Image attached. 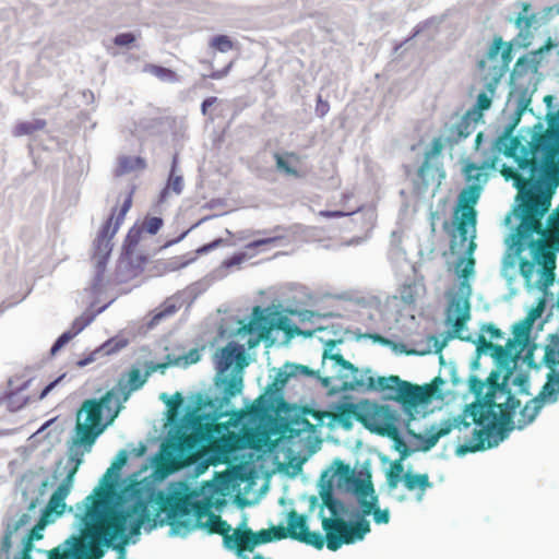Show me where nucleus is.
<instances>
[{
	"instance_id": "39",
	"label": "nucleus",
	"mask_w": 559,
	"mask_h": 559,
	"mask_svg": "<svg viewBox=\"0 0 559 559\" xmlns=\"http://www.w3.org/2000/svg\"><path fill=\"white\" fill-rule=\"evenodd\" d=\"M403 461L402 460H396L394 461L392 464H391V467L388 472V475H386V481H388V486L391 488V489H394L397 487L401 478H402V474H403V471H404V466H403Z\"/></svg>"
},
{
	"instance_id": "46",
	"label": "nucleus",
	"mask_w": 559,
	"mask_h": 559,
	"mask_svg": "<svg viewBox=\"0 0 559 559\" xmlns=\"http://www.w3.org/2000/svg\"><path fill=\"white\" fill-rule=\"evenodd\" d=\"M481 331L486 332L490 338H493V340L504 338V333L492 323H487V324L483 325Z\"/></svg>"
},
{
	"instance_id": "2",
	"label": "nucleus",
	"mask_w": 559,
	"mask_h": 559,
	"mask_svg": "<svg viewBox=\"0 0 559 559\" xmlns=\"http://www.w3.org/2000/svg\"><path fill=\"white\" fill-rule=\"evenodd\" d=\"M520 146L519 138L508 139L503 154L514 158L527 176L507 165L500 173L518 189L515 214L522 231L527 233L539 227L538 218L549 211L552 192L559 185V111L549 117L548 129L534 138L530 151L522 148L523 156H518Z\"/></svg>"
},
{
	"instance_id": "30",
	"label": "nucleus",
	"mask_w": 559,
	"mask_h": 559,
	"mask_svg": "<svg viewBox=\"0 0 559 559\" xmlns=\"http://www.w3.org/2000/svg\"><path fill=\"white\" fill-rule=\"evenodd\" d=\"M272 323V330H278L284 332L288 337L299 336V335H306L310 336L311 333H305L302 330H300L296 324L292 322V320L284 314L275 313L274 317L271 319Z\"/></svg>"
},
{
	"instance_id": "28",
	"label": "nucleus",
	"mask_w": 559,
	"mask_h": 559,
	"mask_svg": "<svg viewBox=\"0 0 559 559\" xmlns=\"http://www.w3.org/2000/svg\"><path fill=\"white\" fill-rule=\"evenodd\" d=\"M335 469H334V476L338 479L340 483L350 485L353 487V490L355 495L357 496V487L359 481H371L368 479H361L355 476L354 469L348 465L345 464L341 460H336L334 462Z\"/></svg>"
},
{
	"instance_id": "48",
	"label": "nucleus",
	"mask_w": 559,
	"mask_h": 559,
	"mask_svg": "<svg viewBox=\"0 0 559 559\" xmlns=\"http://www.w3.org/2000/svg\"><path fill=\"white\" fill-rule=\"evenodd\" d=\"M534 19H535L534 15L520 14L515 19V25H516V27H519L521 29L528 31L532 27Z\"/></svg>"
},
{
	"instance_id": "20",
	"label": "nucleus",
	"mask_w": 559,
	"mask_h": 559,
	"mask_svg": "<svg viewBox=\"0 0 559 559\" xmlns=\"http://www.w3.org/2000/svg\"><path fill=\"white\" fill-rule=\"evenodd\" d=\"M234 364V370H242L248 365V360L243 346L229 342L216 354V367L219 373H225Z\"/></svg>"
},
{
	"instance_id": "13",
	"label": "nucleus",
	"mask_w": 559,
	"mask_h": 559,
	"mask_svg": "<svg viewBox=\"0 0 559 559\" xmlns=\"http://www.w3.org/2000/svg\"><path fill=\"white\" fill-rule=\"evenodd\" d=\"M132 191L129 192L120 209H112L110 216L102 226L94 242V254L99 258V263H104L111 252V239L123 223L126 214L132 206Z\"/></svg>"
},
{
	"instance_id": "15",
	"label": "nucleus",
	"mask_w": 559,
	"mask_h": 559,
	"mask_svg": "<svg viewBox=\"0 0 559 559\" xmlns=\"http://www.w3.org/2000/svg\"><path fill=\"white\" fill-rule=\"evenodd\" d=\"M286 522V527L278 525L281 531L280 536H282L283 539L292 538L317 549L323 548L325 542L324 537L319 532L309 531L307 516L305 514H300L293 509L287 512Z\"/></svg>"
},
{
	"instance_id": "54",
	"label": "nucleus",
	"mask_w": 559,
	"mask_h": 559,
	"mask_svg": "<svg viewBox=\"0 0 559 559\" xmlns=\"http://www.w3.org/2000/svg\"><path fill=\"white\" fill-rule=\"evenodd\" d=\"M355 211H320L319 215L325 218H336L353 214Z\"/></svg>"
},
{
	"instance_id": "45",
	"label": "nucleus",
	"mask_w": 559,
	"mask_h": 559,
	"mask_svg": "<svg viewBox=\"0 0 559 559\" xmlns=\"http://www.w3.org/2000/svg\"><path fill=\"white\" fill-rule=\"evenodd\" d=\"M485 386V383L478 378L474 376L469 378V389L477 396V401L481 400L480 396L483 395Z\"/></svg>"
},
{
	"instance_id": "22",
	"label": "nucleus",
	"mask_w": 559,
	"mask_h": 559,
	"mask_svg": "<svg viewBox=\"0 0 559 559\" xmlns=\"http://www.w3.org/2000/svg\"><path fill=\"white\" fill-rule=\"evenodd\" d=\"M254 317L249 323L245 324L240 331L249 334H257L258 341L267 338L272 330L271 320L262 314L259 307L254 308Z\"/></svg>"
},
{
	"instance_id": "57",
	"label": "nucleus",
	"mask_w": 559,
	"mask_h": 559,
	"mask_svg": "<svg viewBox=\"0 0 559 559\" xmlns=\"http://www.w3.org/2000/svg\"><path fill=\"white\" fill-rule=\"evenodd\" d=\"M182 401V395L179 392H177L167 401V405L171 412H176L178 407L181 405Z\"/></svg>"
},
{
	"instance_id": "32",
	"label": "nucleus",
	"mask_w": 559,
	"mask_h": 559,
	"mask_svg": "<svg viewBox=\"0 0 559 559\" xmlns=\"http://www.w3.org/2000/svg\"><path fill=\"white\" fill-rule=\"evenodd\" d=\"M47 122L44 119H34L32 121H20L17 122L12 133L14 136H23V135H33L38 131H41L46 128Z\"/></svg>"
},
{
	"instance_id": "3",
	"label": "nucleus",
	"mask_w": 559,
	"mask_h": 559,
	"mask_svg": "<svg viewBox=\"0 0 559 559\" xmlns=\"http://www.w3.org/2000/svg\"><path fill=\"white\" fill-rule=\"evenodd\" d=\"M520 406L511 391L504 384L491 383L483 400L468 405L465 411L453 417L431 425L425 433L408 430L418 442L421 451L431 450L438 441L456 430L460 456L498 445L512 429V412Z\"/></svg>"
},
{
	"instance_id": "5",
	"label": "nucleus",
	"mask_w": 559,
	"mask_h": 559,
	"mask_svg": "<svg viewBox=\"0 0 559 559\" xmlns=\"http://www.w3.org/2000/svg\"><path fill=\"white\" fill-rule=\"evenodd\" d=\"M147 374L139 368H132L128 372L126 385L119 383V388L107 391L100 399L85 400L75 415L73 444L84 445V451L90 452L97 438L111 424L122 408L131 392L141 389L147 381Z\"/></svg>"
},
{
	"instance_id": "59",
	"label": "nucleus",
	"mask_w": 559,
	"mask_h": 559,
	"mask_svg": "<svg viewBox=\"0 0 559 559\" xmlns=\"http://www.w3.org/2000/svg\"><path fill=\"white\" fill-rule=\"evenodd\" d=\"M544 347L552 349V352H559V333L549 335Z\"/></svg>"
},
{
	"instance_id": "11",
	"label": "nucleus",
	"mask_w": 559,
	"mask_h": 559,
	"mask_svg": "<svg viewBox=\"0 0 559 559\" xmlns=\"http://www.w3.org/2000/svg\"><path fill=\"white\" fill-rule=\"evenodd\" d=\"M322 527L325 531L326 547L336 551L343 544L349 545L370 532V523L366 519L348 523L342 518H323Z\"/></svg>"
},
{
	"instance_id": "29",
	"label": "nucleus",
	"mask_w": 559,
	"mask_h": 559,
	"mask_svg": "<svg viewBox=\"0 0 559 559\" xmlns=\"http://www.w3.org/2000/svg\"><path fill=\"white\" fill-rule=\"evenodd\" d=\"M223 401L229 402L230 399L240 394L243 388L242 370H233L229 378L223 381Z\"/></svg>"
},
{
	"instance_id": "4",
	"label": "nucleus",
	"mask_w": 559,
	"mask_h": 559,
	"mask_svg": "<svg viewBox=\"0 0 559 559\" xmlns=\"http://www.w3.org/2000/svg\"><path fill=\"white\" fill-rule=\"evenodd\" d=\"M200 498V491L191 488L186 481L171 486L162 500L160 509L167 513L168 523L176 533H189L195 528H206L210 534L223 537L224 547L234 550L236 544L235 530L219 515L211 512L210 498Z\"/></svg>"
},
{
	"instance_id": "16",
	"label": "nucleus",
	"mask_w": 559,
	"mask_h": 559,
	"mask_svg": "<svg viewBox=\"0 0 559 559\" xmlns=\"http://www.w3.org/2000/svg\"><path fill=\"white\" fill-rule=\"evenodd\" d=\"M278 526H272L267 530L253 532L251 528H235L236 544L234 551L238 557H242L245 551H252L257 546L267 544L273 540H282Z\"/></svg>"
},
{
	"instance_id": "44",
	"label": "nucleus",
	"mask_w": 559,
	"mask_h": 559,
	"mask_svg": "<svg viewBox=\"0 0 559 559\" xmlns=\"http://www.w3.org/2000/svg\"><path fill=\"white\" fill-rule=\"evenodd\" d=\"M81 329L74 333L66 332L58 337L51 347V354L55 355L61 347H63Z\"/></svg>"
},
{
	"instance_id": "49",
	"label": "nucleus",
	"mask_w": 559,
	"mask_h": 559,
	"mask_svg": "<svg viewBox=\"0 0 559 559\" xmlns=\"http://www.w3.org/2000/svg\"><path fill=\"white\" fill-rule=\"evenodd\" d=\"M134 41H135V36L132 33L118 34L114 39V43L117 46H128L130 44H133Z\"/></svg>"
},
{
	"instance_id": "9",
	"label": "nucleus",
	"mask_w": 559,
	"mask_h": 559,
	"mask_svg": "<svg viewBox=\"0 0 559 559\" xmlns=\"http://www.w3.org/2000/svg\"><path fill=\"white\" fill-rule=\"evenodd\" d=\"M542 364L549 369L547 381L538 395L528 401L520 411L519 427L531 424L546 402H556L559 394V352L544 347Z\"/></svg>"
},
{
	"instance_id": "23",
	"label": "nucleus",
	"mask_w": 559,
	"mask_h": 559,
	"mask_svg": "<svg viewBox=\"0 0 559 559\" xmlns=\"http://www.w3.org/2000/svg\"><path fill=\"white\" fill-rule=\"evenodd\" d=\"M274 159L276 163V168L284 173L287 176H292L294 178H300L304 176V173L298 169V165L300 164V156L294 152H287L284 155L276 153L274 155Z\"/></svg>"
},
{
	"instance_id": "61",
	"label": "nucleus",
	"mask_w": 559,
	"mask_h": 559,
	"mask_svg": "<svg viewBox=\"0 0 559 559\" xmlns=\"http://www.w3.org/2000/svg\"><path fill=\"white\" fill-rule=\"evenodd\" d=\"M140 236H141V229L132 227L127 235V241L130 245H135L139 241Z\"/></svg>"
},
{
	"instance_id": "18",
	"label": "nucleus",
	"mask_w": 559,
	"mask_h": 559,
	"mask_svg": "<svg viewBox=\"0 0 559 559\" xmlns=\"http://www.w3.org/2000/svg\"><path fill=\"white\" fill-rule=\"evenodd\" d=\"M530 248L535 261L542 266L540 284L548 287L555 281L556 254L545 239L532 240Z\"/></svg>"
},
{
	"instance_id": "36",
	"label": "nucleus",
	"mask_w": 559,
	"mask_h": 559,
	"mask_svg": "<svg viewBox=\"0 0 559 559\" xmlns=\"http://www.w3.org/2000/svg\"><path fill=\"white\" fill-rule=\"evenodd\" d=\"M491 106V96L486 93H480L477 96L476 105L473 109H469L465 115H469L474 122H478L483 118V111L489 109Z\"/></svg>"
},
{
	"instance_id": "63",
	"label": "nucleus",
	"mask_w": 559,
	"mask_h": 559,
	"mask_svg": "<svg viewBox=\"0 0 559 559\" xmlns=\"http://www.w3.org/2000/svg\"><path fill=\"white\" fill-rule=\"evenodd\" d=\"M513 383L518 384L520 386L521 391H525V390H527V386H528V379H527V377H525L523 374H519L513 379Z\"/></svg>"
},
{
	"instance_id": "37",
	"label": "nucleus",
	"mask_w": 559,
	"mask_h": 559,
	"mask_svg": "<svg viewBox=\"0 0 559 559\" xmlns=\"http://www.w3.org/2000/svg\"><path fill=\"white\" fill-rule=\"evenodd\" d=\"M177 311L178 307L174 302L169 300L165 301L163 305L159 306V308H157L154 311L152 319L150 321V325L159 324L163 320L174 316Z\"/></svg>"
},
{
	"instance_id": "21",
	"label": "nucleus",
	"mask_w": 559,
	"mask_h": 559,
	"mask_svg": "<svg viewBox=\"0 0 559 559\" xmlns=\"http://www.w3.org/2000/svg\"><path fill=\"white\" fill-rule=\"evenodd\" d=\"M473 122L469 115H463L456 123L445 124V143L452 147L469 136L474 129Z\"/></svg>"
},
{
	"instance_id": "42",
	"label": "nucleus",
	"mask_w": 559,
	"mask_h": 559,
	"mask_svg": "<svg viewBox=\"0 0 559 559\" xmlns=\"http://www.w3.org/2000/svg\"><path fill=\"white\" fill-rule=\"evenodd\" d=\"M163 226V219L160 217L152 216L146 217L143 222L142 228L151 234L155 235Z\"/></svg>"
},
{
	"instance_id": "1",
	"label": "nucleus",
	"mask_w": 559,
	"mask_h": 559,
	"mask_svg": "<svg viewBox=\"0 0 559 559\" xmlns=\"http://www.w3.org/2000/svg\"><path fill=\"white\" fill-rule=\"evenodd\" d=\"M79 514L80 536H71L62 545L48 551V559H100L103 547L115 549L124 559L126 547L141 533L143 525L152 523L148 503L139 498L128 509L111 501V486L96 487L84 498Z\"/></svg>"
},
{
	"instance_id": "55",
	"label": "nucleus",
	"mask_w": 559,
	"mask_h": 559,
	"mask_svg": "<svg viewBox=\"0 0 559 559\" xmlns=\"http://www.w3.org/2000/svg\"><path fill=\"white\" fill-rule=\"evenodd\" d=\"M247 259V254L243 253V252H239V253H236L234 254L233 257H230L229 259H227L225 262H224V265L230 267V266H234V265H239L241 264L245 260Z\"/></svg>"
},
{
	"instance_id": "33",
	"label": "nucleus",
	"mask_w": 559,
	"mask_h": 559,
	"mask_svg": "<svg viewBox=\"0 0 559 559\" xmlns=\"http://www.w3.org/2000/svg\"><path fill=\"white\" fill-rule=\"evenodd\" d=\"M143 72L150 73L163 82H168V83L179 82V75L174 70L164 68L162 66L146 63L143 67Z\"/></svg>"
},
{
	"instance_id": "6",
	"label": "nucleus",
	"mask_w": 559,
	"mask_h": 559,
	"mask_svg": "<svg viewBox=\"0 0 559 559\" xmlns=\"http://www.w3.org/2000/svg\"><path fill=\"white\" fill-rule=\"evenodd\" d=\"M443 384L444 380L441 377H436L424 385L402 380L399 376L378 378V389L386 392L388 400L401 405L409 421L416 419L420 406L428 405L432 399L441 395L440 390Z\"/></svg>"
},
{
	"instance_id": "14",
	"label": "nucleus",
	"mask_w": 559,
	"mask_h": 559,
	"mask_svg": "<svg viewBox=\"0 0 559 559\" xmlns=\"http://www.w3.org/2000/svg\"><path fill=\"white\" fill-rule=\"evenodd\" d=\"M370 420L371 423L367 424V428L371 432L390 438L394 442V449L400 452L401 457L399 460L403 461L411 454L395 424L396 416L389 406L374 407Z\"/></svg>"
},
{
	"instance_id": "40",
	"label": "nucleus",
	"mask_w": 559,
	"mask_h": 559,
	"mask_svg": "<svg viewBox=\"0 0 559 559\" xmlns=\"http://www.w3.org/2000/svg\"><path fill=\"white\" fill-rule=\"evenodd\" d=\"M234 46V41L226 35L214 36L210 41V47L219 52H227L231 50Z\"/></svg>"
},
{
	"instance_id": "19",
	"label": "nucleus",
	"mask_w": 559,
	"mask_h": 559,
	"mask_svg": "<svg viewBox=\"0 0 559 559\" xmlns=\"http://www.w3.org/2000/svg\"><path fill=\"white\" fill-rule=\"evenodd\" d=\"M471 319V306L466 298H454L450 301L447 321L452 325V336L462 341H469V336H464L463 331L466 322Z\"/></svg>"
},
{
	"instance_id": "62",
	"label": "nucleus",
	"mask_w": 559,
	"mask_h": 559,
	"mask_svg": "<svg viewBox=\"0 0 559 559\" xmlns=\"http://www.w3.org/2000/svg\"><path fill=\"white\" fill-rule=\"evenodd\" d=\"M231 66H233V63L230 62V63H229V64H227L224 69L212 72V73L209 75V78L214 79V80L223 79L224 76H226V75L228 74V72H229V71H230V69H231Z\"/></svg>"
},
{
	"instance_id": "17",
	"label": "nucleus",
	"mask_w": 559,
	"mask_h": 559,
	"mask_svg": "<svg viewBox=\"0 0 559 559\" xmlns=\"http://www.w3.org/2000/svg\"><path fill=\"white\" fill-rule=\"evenodd\" d=\"M357 501L364 516L372 515L377 524H388L390 521L389 509L378 507L379 498L371 481H359L357 487Z\"/></svg>"
},
{
	"instance_id": "7",
	"label": "nucleus",
	"mask_w": 559,
	"mask_h": 559,
	"mask_svg": "<svg viewBox=\"0 0 559 559\" xmlns=\"http://www.w3.org/2000/svg\"><path fill=\"white\" fill-rule=\"evenodd\" d=\"M219 428L216 423H194L190 433H182L176 441L163 447L158 469L169 474L193 463L200 444L210 441L214 433L219 432Z\"/></svg>"
},
{
	"instance_id": "38",
	"label": "nucleus",
	"mask_w": 559,
	"mask_h": 559,
	"mask_svg": "<svg viewBox=\"0 0 559 559\" xmlns=\"http://www.w3.org/2000/svg\"><path fill=\"white\" fill-rule=\"evenodd\" d=\"M323 506L329 509L332 518H341V514L345 512V507L342 501L334 498L331 491H324L321 495Z\"/></svg>"
},
{
	"instance_id": "26",
	"label": "nucleus",
	"mask_w": 559,
	"mask_h": 559,
	"mask_svg": "<svg viewBox=\"0 0 559 559\" xmlns=\"http://www.w3.org/2000/svg\"><path fill=\"white\" fill-rule=\"evenodd\" d=\"M371 415L372 413L366 417L362 416L355 403H342L337 406L335 418L346 427L350 426L353 418L364 423L367 427V424L371 423Z\"/></svg>"
},
{
	"instance_id": "31",
	"label": "nucleus",
	"mask_w": 559,
	"mask_h": 559,
	"mask_svg": "<svg viewBox=\"0 0 559 559\" xmlns=\"http://www.w3.org/2000/svg\"><path fill=\"white\" fill-rule=\"evenodd\" d=\"M146 167V163L142 157L139 156H120L118 158V165L116 174L118 176L129 174L134 170H142Z\"/></svg>"
},
{
	"instance_id": "25",
	"label": "nucleus",
	"mask_w": 559,
	"mask_h": 559,
	"mask_svg": "<svg viewBox=\"0 0 559 559\" xmlns=\"http://www.w3.org/2000/svg\"><path fill=\"white\" fill-rule=\"evenodd\" d=\"M403 483L408 491H417V500L420 501L428 488L432 487L427 474H413L406 472L403 475Z\"/></svg>"
},
{
	"instance_id": "47",
	"label": "nucleus",
	"mask_w": 559,
	"mask_h": 559,
	"mask_svg": "<svg viewBox=\"0 0 559 559\" xmlns=\"http://www.w3.org/2000/svg\"><path fill=\"white\" fill-rule=\"evenodd\" d=\"M289 376L290 374L285 371H278L270 388L274 389L275 391L282 390L287 383Z\"/></svg>"
},
{
	"instance_id": "41",
	"label": "nucleus",
	"mask_w": 559,
	"mask_h": 559,
	"mask_svg": "<svg viewBox=\"0 0 559 559\" xmlns=\"http://www.w3.org/2000/svg\"><path fill=\"white\" fill-rule=\"evenodd\" d=\"M280 229H281L280 226L275 227L273 229V231H272L274 235L265 237V238L253 240V241L249 242L246 246V248L247 249H257V248L262 247V246H269V245L276 243L277 241H280V240H282L284 238L282 235H277L276 234Z\"/></svg>"
},
{
	"instance_id": "24",
	"label": "nucleus",
	"mask_w": 559,
	"mask_h": 559,
	"mask_svg": "<svg viewBox=\"0 0 559 559\" xmlns=\"http://www.w3.org/2000/svg\"><path fill=\"white\" fill-rule=\"evenodd\" d=\"M445 140L442 141L441 138H435L430 144L429 150L426 151L424 162L418 168V177L425 182L426 185L429 181V174L432 169L431 167V159L439 156L443 150Z\"/></svg>"
},
{
	"instance_id": "12",
	"label": "nucleus",
	"mask_w": 559,
	"mask_h": 559,
	"mask_svg": "<svg viewBox=\"0 0 559 559\" xmlns=\"http://www.w3.org/2000/svg\"><path fill=\"white\" fill-rule=\"evenodd\" d=\"M80 448L84 449V445H74L73 439L71 440V447L70 450L72 452V461H75V465L72 469L69 471L66 478L61 481V484L57 487V489L51 495L45 510L43 511V514L37 523L38 528H44L51 520V514L61 515L63 514L66 510V499L69 496L73 481H74V475L78 472L79 466L82 463V456L84 454V451H80Z\"/></svg>"
},
{
	"instance_id": "51",
	"label": "nucleus",
	"mask_w": 559,
	"mask_h": 559,
	"mask_svg": "<svg viewBox=\"0 0 559 559\" xmlns=\"http://www.w3.org/2000/svg\"><path fill=\"white\" fill-rule=\"evenodd\" d=\"M168 189H171L176 193H180L182 190V178L180 176L170 175L167 188L164 192H166Z\"/></svg>"
},
{
	"instance_id": "60",
	"label": "nucleus",
	"mask_w": 559,
	"mask_h": 559,
	"mask_svg": "<svg viewBox=\"0 0 559 559\" xmlns=\"http://www.w3.org/2000/svg\"><path fill=\"white\" fill-rule=\"evenodd\" d=\"M502 45H503V41H502L501 37L495 38L491 47L489 48L488 57L489 58L496 57L498 55L499 50L501 49Z\"/></svg>"
},
{
	"instance_id": "52",
	"label": "nucleus",
	"mask_w": 559,
	"mask_h": 559,
	"mask_svg": "<svg viewBox=\"0 0 559 559\" xmlns=\"http://www.w3.org/2000/svg\"><path fill=\"white\" fill-rule=\"evenodd\" d=\"M168 366H169L168 362H160V364L150 362L146 365L145 373L147 374V378L156 371H160L162 373H164Z\"/></svg>"
},
{
	"instance_id": "50",
	"label": "nucleus",
	"mask_w": 559,
	"mask_h": 559,
	"mask_svg": "<svg viewBox=\"0 0 559 559\" xmlns=\"http://www.w3.org/2000/svg\"><path fill=\"white\" fill-rule=\"evenodd\" d=\"M14 532L9 528L8 526L5 527V531H4V534L1 538V544H0V548L2 551H5L8 552L10 550V548L12 547V536H13Z\"/></svg>"
},
{
	"instance_id": "27",
	"label": "nucleus",
	"mask_w": 559,
	"mask_h": 559,
	"mask_svg": "<svg viewBox=\"0 0 559 559\" xmlns=\"http://www.w3.org/2000/svg\"><path fill=\"white\" fill-rule=\"evenodd\" d=\"M350 374L346 376V380L343 382V388L345 390H358L361 388L367 389H378V380L376 381L373 377L365 376L359 371L357 367L354 366V369H347Z\"/></svg>"
},
{
	"instance_id": "56",
	"label": "nucleus",
	"mask_w": 559,
	"mask_h": 559,
	"mask_svg": "<svg viewBox=\"0 0 559 559\" xmlns=\"http://www.w3.org/2000/svg\"><path fill=\"white\" fill-rule=\"evenodd\" d=\"M330 110V105L326 100H323L321 96H318L316 112L320 117H324Z\"/></svg>"
},
{
	"instance_id": "35",
	"label": "nucleus",
	"mask_w": 559,
	"mask_h": 559,
	"mask_svg": "<svg viewBox=\"0 0 559 559\" xmlns=\"http://www.w3.org/2000/svg\"><path fill=\"white\" fill-rule=\"evenodd\" d=\"M127 460H128L127 452L124 450L120 451L118 453V455L116 456L115 461L112 462L111 466L107 469V472L103 478V484L98 486V487H106L108 485L111 486V501L112 502H114V485H112V483H110L108 480V478L111 477L112 474L120 471L123 467V465L127 463Z\"/></svg>"
},
{
	"instance_id": "64",
	"label": "nucleus",
	"mask_w": 559,
	"mask_h": 559,
	"mask_svg": "<svg viewBox=\"0 0 559 559\" xmlns=\"http://www.w3.org/2000/svg\"><path fill=\"white\" fill-rule=\"evenodd\" d=\"M216 102H217V98L215 96H211V97L205 98L203 100V103H202V106H201L202 114L204 116L207 115L209 107L214 105Z\"/></svg>"
},
{
	"instance_id": "34",
	"label": "nucleus",
	"mask_w": 559,
	"mask_h": 559,
	"mask_svg": "<svg viewBox=\"0 0 559 559\" xmlns=\"http://www.w3.org/2000/svg\"><path fill=\"white\" fill-rule=\"evenodd\" d=\"M27 403V397L20 392H9L0 396V405H4L8 411L16 412Z\"/></svg>"
},
{
	"instance_id": "8",
	"label": "nucleus",
	"mask_w": 559,
	"mask_h": 559,
	"mask_svg": "<svg viewBox=\"0 0 559 559\" xmlns=\"http://www.w3.org/2000/svg\"><path fill=\"white\" fill-rule=\"evenodd\" d=\"M498 156H491L486 158L480 165L474 162H465L463 166V173L467 181L474 182V185L463 189L459 194L457 206L461 211L460 222L457 230L463 240L467 236V226L476 225V210L475 205L480 197V183L487 181L486 170L496 169Z\"/></svg>"
},
{
	"instance_id": "58",
	"label": "nucleus",
	"mask_w": 559,
	"mask_h": 559,
	"mask_svg": "<svg viewBox=\"0 0 559 559\" xmlns=\"http://www.w3.org/2000/svg\"><path fill=\"white\" fill-rule=\"evenodd\" d=\"M330 358L345 370L354 369V365L350 361L346 360L341 354H333L330 356Z\"/></svg>"
},
{
	"instance_id": "43",
	"label": "nucleus",
	"mask_w": 559,
	"mask_h": 559,
	"mask_svg": "<svg viewBox=\"0 0 559 559\" xmlns=\"http://www.w3.org/2000/svg\"><path fill=\"white\" fill-rule=\"evenodd\" d=\"M536 264H537V262L535 261L534 258H533V261H528L525 259L521 260L520 273L527 282H530L532 280V277L535 273Z\"/></svg>"
},
{
	"instance_id": "10",
	"label": "nucleus",
	"mask_w": 559,
	"mask_h": 559,
	"mask_svg": "<svg viewBox=\"0 0 559 559\" xmlns=\"http://www.w3.org/2000/svg\"><path fill=\"white\" fill-rule=\"evenodd\" d=\"M531 329V320L518 322L513 325V337L508 338L504 345L493 344L484 335L478 336V349H490L492 357L501 367H510L515 362L526 346Z\"/></svg>"
},
{
	"instance_id": "53",
	"label": "nucleus",
	"mask_w": 559,
	"mask_h": 559,
	"mask_svg": "<svg viewBox=\"0 0 559 559\" xmlns=\"http://www.w3.org/2000/svg\"><path fill=\"white\" fill-rule=\"evenodd\" d=\"M29 522V515L23 513L17 521L9 523L7 526L16 533L21 527L25 526Z\"/></svg>"
}]
</instances>
